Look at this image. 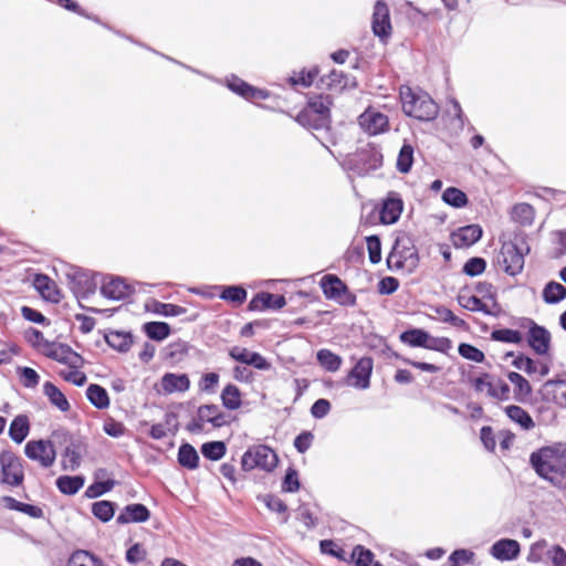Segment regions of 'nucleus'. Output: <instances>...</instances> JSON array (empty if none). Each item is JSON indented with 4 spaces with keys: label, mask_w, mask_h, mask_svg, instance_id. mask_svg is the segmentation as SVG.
<instances>
[{
    "label": "nucleus",
    "mask_w": 566,
    "mask_h": 566,
    "mask_svg": "<svg viewBox=\"0 0 566 566\" xmlns=\"http://www.w3.org/2000/svg\"><path fill=\"white\" fill-rule=\"evenodd\" d=\"M399 94L402 111L407 116L423 122L433 120L438 116L439 106L428 93L401 86Z\"/></svg>",
    "instance_id": "obj_1"
},
{
    "label": "nucleus",
    "mask_w": 566,
    "mask_h": 566,
    "mask_svg": "<svg viewBox=\"0 0 566 566\" xmlns=\"http://www.w3.org/2000/svg\"><path fill=\"white\" fill-rule=\"evenodd\" d=\"M530 463L543 479L553 482L566 474V455L556 447H543L531 453Z\"/></svg>",
    "instance_id": "obj_2"
},
{
    "label": "nucleus",
    "mask_w": 566,
    "mask_h": 566,
    "mask_svg": "<svg viewBox=\"0 0 566 566\" xmlns=\"http://www.w3.org/2000/svg\"><path fill=\"white\" fill-rule=\"evenodd\" d=\"M381 164V153L370 144H367L356 153L346 155L342 160V165L345 169L359 177H364L377 170L380 168Z\"/></svg>",
    "instance_id": "obj_3"
},
{
    "label": "nucleus",
    "mask_w": 566,
    "mask_h": 566,
    "mask_svg": "<svg viewBox=\"0 0 566 566\" xmlns=\"http://www.w3.org/2000/svg\"><path fill=\"white\" fill-rule=\"evenodd\" d=\"M277 463L279 458L275 451L264 444L249 448L241 459V468L247 472L253 469L271 472L277 467Z\"/></svg>",
    "instance_id": "obj_4"
},
{
    "label": "nucleus",
    "mask_w": 566,
    "mask_h": 566,
    "mask_svg": "<svg viewBox=\"0 0 566 566\" xmlns=\"http://www.w3.org/2000/svg\"><path fill=\"white\" fill-rule=\"evenodd\" d=\"M97 289V281L95 274L86 269L73 265V294L77 297L78 304L93 313H106L111 316L114 310H98L96 307H85L81 300L86 298L88 295L94 294Z\"/></svg>",
    "instance_id": "obj_5"
},
{
    "label": "nucleus",
    "mask_w": 566,
    "mask_h": 566,
    "mask_svg": "<svg viewBox=\"0 0 566 566\" xmlns=\"http://www.w3.org/2000/svg\"><path fill=\"white\" fill-rule=\"evenodd\" d=\"M528 250L527 247L524 248V242L521 245L513 241L504 242L497 254V263L509 275H516L524 268V253Z\"/></svg>",
    "instance_id": "obj_6"
},
{
    "label": "nucleus",
    "mask_w": 566,
    "mask_h": 566,
    "mask_svg": "<svg viewBox=\"0 0 566 566\" xmlns=\"http://www.w3.org/2000/svg\"><path fill=\"white\" fill-rule=\"evenodd\" d=\"M319 284L326 298L334 300L345 306H354L356 304V295L348 290L347 285L338 276L327 274L322 277Z\"/></svg>",
    "instance_id": "obj_7"
},
{
    "label": "nucleus",
    "mask_w": 566,
    "mask_h": 566,
    "mask_svg": "<svg viewBox=\"0 0 566 566\" xmlns=\"http://www.w3.org/2000/svg\"><path fill=\"white\" fill-rule=\"evenodd\" d=\"M1 482L19 486L24 480L23 460L11 451L0 453Z\"/></svg>",
    "instance_id": "obj_8"
},
{
    "label": "nucleus",
    "mask_w": 566,
    "mask_h": 566,
    "mask_svg": "<svg viewBox=\"0 0 566 566\" xmlns=\"http://www.w3.org/2000/svg\"><path fill=\"white\" fill-rule=\"evenodd\" d=\"M474 389L479 392H486V395L495 400L505 401L510 399V386L501 378L494 375L484 373L478 377L473 382Z\"/></svg>",
    "instance_id": "obj_9"
},
{
    "label": "nucleus",
    "mask_w": 566,
    "mask_h": 566,
    "mask_svg": "<svg viewBox=\"0 0 566 566\" xmlns=\"http://www.w3.org/2000/svg\"><path fill=\"white\" fill-rule=\"evenodd\" d=\"M521 327L527 328V343L537 355H545L551 346V333L531 318H523Z\"/></svg>",
    "instance_id": "obj_10"
},
{
    "label": "nucleus",
    "mask_w": 566,
    "mask_h": 566,
    "mask_svg": "<svg viewBox=\"0 0 566 566\" xmlns=\"http://www.w3.org/2000/svg\"><path fill=\"white\" fill-rule=\"evenodd\" d=\"M331 99L328 96H315L301 111V118L306 120L310 116L318 117V126H329L331 123Z\"/></svg>",
    "instance_id": "obj_11"
},
{
    "label": "nucleus",
    "mask_w": 566,
    "mask_h": 566,
    "mask_svg": "<svg viewBox=\"0 0 566 566\" xmlns=\"http://www.w3.org/2000/svg\"><path fill=\"white\" fill-rule=\"evenodd\" d=\"M24 453L29 459L38 461L44 468L51 467L56 457V450L52 448L48 440L28 441Z\"/></svg>",
    "instance_id": "obj_12"
},
{
    "label": "nucleus",
    "mask_w": 566,
    "mask_h": 566,
    "mask_svg": "<svg viewBox=\"0 0 566 566\" xmlns=\"http://www.w3.org/2000/svg\"><path fill=\"white\" fill-rule=\"evenodd\" d=\"M371 29L374 34L382 41H386L391 35L392 27L389 8L387 3L381 0H378L374 6Z\"/></svg>",
    "instance_id": "obj_13"
},
{
    "label": "nucleus",
    "mask_w": 566,
    "mask_h": 566,
    "mask_svg": "<svg viewBox=\"0 0 566 566\" xmlns=\"http://www.w3.org/2000/svg\"><path fill=\"white\" fill-rule=\"evenodd\" d=\"M358 124L370 136L386 132L389 126L388 117L375 108H367L358 117Z\"/></svg>",
    "instance_id": "obj_14"
},
{
    "label": "nucleus",
    "mask_w": 566,
    "mask_h": 566,
    "mask_svg": "<svg viewBox=\"0 0 566 566\" xmlns=\"http://www.w3.org/2000/svg\"><path fill=\"white\" fill-rule=\"evenodd\" d=\"M373 366L370 357L360 358L348 374L347 384L357 389L364 390L369 388Z\"/></svg>",
    "instance_id": "obj_15"
},
{
    "label": "nucleus",
    "mask_w": 566,
    "mask_h": 566,
    "mask_svg": "<svg viewBox=\"0 0 566 566\" xmlns=\"http://www.w3.org/2000/svg\"><path fill=\"white\" fill-rule=\"evenodd\" d=\"M229 356L241 363L254 367L259 370H270L271 364L265 357L256 352H250L249 349L240 346H233L229 349Z\"/></svg>",
    "instance_id": "obj_16"
},
{
    "label": "nucleus",
    "mask_w": 566,
    "mask_h": 566,
    "mask_svg": "<svg viewBox=\"0 0 566 566\" xmlns=\"http://www.w3.org/2000/svg\"><path fill=\"white\" fill-rule=\"evenodd\" d=\"M403 203L398 193L390 192L384 201L380 210V220L385 224H392L398 221L402 212Z\"/></svg>",
    "instance_id": "obj_17"
},
{
    "label": "nucleus",
    "mask_w": 566,
    "mask_h": 566,
    "mask_svg": "<svg viewBox=\"0 0 566 566\" xmlns=\"http://www.w3.org/2000/svg\"><path fill=\"white\" fill-rule=\"evenodd\" d=\"M102 294L109 300H124L133 293V289L120 277H111L101 287Z\"/></svg>",
    "instance_id": "obj_18"
},
{
    "label": "nucleus",
    "mask_w": 566,
    "mask_h": 566,
    "mask_svg": "<svg viewBox=\"0 0 566 566\" xmlns=\"http://www.w3.org/2000/svg\"><path fill=\"white\" fill-rule=\"evenodd\" d=\"M32 284L45 301L52 303H57L60 301V292L56 284L48 275L41 273L35 274Z\"/></svg>",
    "instance_id": "obj_19"
},
{
    "label": "nucleus",
    "mask_w": 566,
    "mask_h": 566,
    "mask_svg": "<svg viewBox=\"0 0 566 566\" xmlns=\"http://www.w3.org/2000/svg\"><path fill=\"white\" fill-rule=\"evenodd\" d=\"M520 554V544L515 539L504 538L491 547V555L499 560H512Z\"/></svg>",
    "instance_id": "obj_20"
},
{
    "label": "nucleus",
    "mask_w": 566,
    "mask_h": 566,
    "mask_svg": "<svg viewBox=\"0 0 566 566\" xmlns=\"http://www.w3.org/2000/svg\"><path fill=\"white\" fill-rule=\"evenodd\" d=\"M286 305L283 295H274L271 293H259L250 302L249 307L252 311H261L265 308L280 310Z\"/></svg>",
    "instance_id": "obj_21"
},
{
    "label": "nucleus",
    "mask_w": 566,
    "mask_h": 566,
    "mask_svg": "<svg viewBox=\"0 0 566 566\" xmlns=\"http://www.w3.org/2000/svg\"><path fill=\"white\" fill-rule=\"evenodd\" d=\"M228 87L247 99H265L269 96L268 92L252 87L237 76L228 80Z\"/></svg>",
    "instance_id": "obj_22"
},
{
    "label": "nucleus",
    "mask_w": 566,
    "mask_h": 566,
    "mask_svg": "<svg viewBox=\"0 0 566 566\" xmlns=\"http://www.w3.org/2000/svg\"><path fill=\"white\" fill-rule=\"evenodd\" d=\"M160 386L166 394L184 392L189 389L190 380L186 374L166 373L161 377Z\"/></svg>",
    "instance_id": "obj_23"
},
{
    "label": "nucleus",
    "mask_w": 566,
    "mask_h": 566,
    "mask_svg": "<svg viewBox=\"0 0 566 566\" xmlns=\"http://www.w3.org/2000/svg\"><path fill=\"white\" fill-rule=\"evenodd\" d=\"M150 516L149 510L139 503L129 504L117 516L118 524L142 523L146 522Z\"/></svg>",
    "instance_id": "obj_24"
},
{
    "label": "nucleus",
    "mask_w": 566,
    "mask_h": 566,
    "mask_svg": "<svg viewBox=\"0 0 566 566\" xmlns=\"http://www.w3.org/2000/svg\"><path fill=\"white\" fill-rule=\"evenodd\" d=\"M482 237V229L478 224H470L460 228L452 235V240L455 247L464 248L471 247L475 242H478Z\"/></svg>",
    "instance_id": "obj_25"
},
{
    "label": "nucleus",
    "mask_w": 566,
    "mask_h": 566,
    "mask_svg": "<svg viewBox=\"0 0 566 566\" xmlns=\"http://www.w3.org/2000/svg\"><path fill=\"white\" fill-rule=\"evenodd\" d=\"M48 356L67 365V367L61 371V376L65 381L71 382V347L66 344H54Z\"/></svg>",
    "instance_id": "obj_26"
},
{
    "label": "nucleus",
    "mask_w": 566,
    "mask_h": 566,
    "mask_svg": "<svg viewBox=\"0 0 566 566\" xmlns=\"http://www.w3.org/2000/svg\"><path fill=\"white\" fill-rule=\"evenodd\" d=\"M53 449L61 450L63 452V465H66V461H71V436L66 429H56L52 432L51 438L48 440Z\"/></svg>",
    "instance_id": "obj_27"
},
{
    "label": "nucleus",
    "mask_w": 566,
    "mask_h": 566,
    "mask_svg": "<svg viewBox=\"0 0 566 566\" xmlns=\"http://www.w3.org/2000/svg\"><path fill=\"white\" fill-rule=\"evenodd\" d=\"M2 502L7 509L24 513L30 517L42 518L44 516L43 510L40 506L20 502L12 496H3Z\"/></svg>",
    "instance_id": "obj_28"
},
{
    "label": "nucleus",
    "mask_w": 566,
    "mask_h": 566,
    "mask_svg": "<svg viewBox=\"0 0 566 566\" xmlns=\"http://www.w3.org/2000/svg\"><path fill=\"white\" fill-rule=\"evenodd\" d=\"M507 378L514 386V399L520 402L526 401L532 394L530 382L516 371H510Z\"/></svg>",
    "instance_id": "obj_29"
},
{
    "label": "nucleus",
    "mask_w": 566,
    "mask_h": 566,
    "mask_svg": "<svg viewBox=\"0 0 566 566\" xmlns=\"http://www.w3.org/2000/svg\"><path fill=\"white\" fill-rule=\"evenodd\" d=\"M30 432V422L25 415L17 416L10 423L9 437L15 442L21 443Z\"/></svg>",
    "instance_id": "obj_30"
},
{
    "label": "nucleus",
    "mask_w": 566,
    "mask_h": 566,
    "mask_svg": "<svg viewBox=\"0 0 566 566\" xmlns=\"http://www.w3.org/2000/svg\"><path fill=\"white\" fill-rule=\"evenodd\" d=\"M506 416L523 430H532L535 422L530 413L520 406L511 405L505 408Z\"/></svg>",
    "instance_id": "obj_31"
},
{
    "label": "nucleus",
    "mask_w": 566,
    "mask_h": 566,
    "mask_svg": "<svg viewBox=\"0 0 566 566\" xmlns=\"http://www.w3.org/2000/svg\"><path fill=\"white\" fill-rule=\"evenodd\" d=\"M43 394L48 397L51 405L61 411H67L70 408L66 396L51 381L43 385Z\"/></svg>",
    "instance_id": "obj_32"
},
{
    "label": "nucleus",
    "mask_w": 566,
    "mask_h": 566,
    "mask_svg": "<svg viewBox=\"0 0 566 566\" xmlns=\"http://www.w3.org/2000/svg\"><path fill=\"white\" fill-rule=\"evenodd\" d=\"M511 218L523 227L532 226L535 219V209L530 203H517L511 210Z\"/></svg>",
    "instance_id": "obj_33"
},
{
    "label": "nucleus",
    "mask_w": 566,
    "mask_h": 566,
    "mask_svg": "<svg viewBox=\"0 0 566 566\" xmlns=\"http://www.w3.org/2000/svg\"><path fill=\"white\" fill-rule=\"evenodd\" d=\"M105 340L112 348L118 352H127L133 344L130 333L118 331L108 332L105 335Z\"/></svg>",
    "instance_id": "obj_34"
},
{
    "label": "nucleus",
    "mask_w": 566,
    "mask_h": 566,
    "mask_svg": "<svg viewBox=\"0 0 566 566\" xmlns=\"http://www.w3.org/2000/svg\"><path fill=\"white\" fill-rule=\"evenodd\" d=\"M178 462L189 470L198 468L199 455L196 449L189 443L181 444L178 451Z\"/></svg>",
    "instance_id": "obj_35"
},
{
    "label": "nucleus",
    "mask_w": 566,
    "mask_h": 566,
    "mask_svg": "<svg viewBox=\"0 0 566 566\" xmlns=\"http://www.w3.org/2000/svg\"><path fill=\"white\" fill-rule=\"evenodd\" d=\"M429 333L420 328H411L400 334V340L411 347H423L428 343Z\"/></svg>",
    "instance_id": "obj_36"
},
{
    "label": "nucleus",
    "mask_w": 566,
    "mask_h": 566,
    "mask_svg": "<svg viewBox=\"0 0 566 566\" xmlns=\"http://www.w3.org/2000/svg\"><path fill=\"white\" fill-rule=\"evenodd\" d=\"M415 160V149L410 144H403L398 154L396 168L401 174H408L411 170Z\"/></svg>",
    "instance_id": "obj_37"
},
{
    "label": "nucleus",
    "mask_w": 566,
    "mask_h": 566,
    "mask_svg": "<svg viewBox=\"0 0 566 566\" xmlns=\"http://www.w3.org/2000/svg\"><path fill=\"white\" fill-rule=\"evenodd\" d=\"M566 297V287L558 282L547 283L543 290V300L547 304H556Z\"/></svg>",
    "instance_id": "obj_38"
},
{
    "label": "nucleus",
    "mask_w": 566,
    "mask_h": 566,
    "mask_svg": "<svg viewBox=\"0 0 566 566\" xmlns=\"http://www.w3.org/2000/svg\"><path fill=\"white\" fill-rule=\"evenodd\" d=\"M86 397L90 402L98 409L107 408L109 405L107 391L98 385L88 386Z\"/></svg>",
    "instance_id": "obj_39"
},
{
    "label": "nucleus",
    "mask_w": 566,
    "mask_h": 566,
    "mask_svg": "<svg viewBox=\"0 0 566 566\" xmlns=\"http://www.w3.org/2000/svg\"><path fill=\"white\" fill-rule=\"evenodd\" d=\"M222 405L229 410H237L241 406V392L234 385H227L221 392Z\"/></svg>",
    "instance_id": "obj_40"
},
{
    "label": "nucleus",
    "mask_w": 566,
    "mask_h": 566,
    "mask_svg": "<svg viewBox=\"0 0 566 566\" xmlns=\"http://www.w3.org/2000/svg\"><path fill=\"white\" fill-rule=\"evenodd\" d=\"M144 332L150 339L163 340L170 334V326L165 322H149L144 325Z\"/></svg>",
    "instance_id": "obj_41"
},
{
    "label": "nucleus",
    "mask_w": 566,
    "mask_h": 566,
    "mask_svg": "<svg viewBox=\"0 0 566 566\" xmlns=\"http://www.w3.org/2000/svg\"><path fill=\"white\" fill-rule=\"evenodd\" d=\"M317 361L328 371H336L342 365V358L329 349H321L317 352Z\"/></svg>",
    "instance_id": "obj_42"
},
{
    "label": "nucleus",
    "mask_w": 566,
    "mask_h": 566,
    "mask_svg": "<svg viewBox=\"0 0 566 566\" xmlns=\"http://www.w3.org/2000/svg\"><path fill=\"white\" fill-rule=\"evenodd\" d=\"M442 200L454 208H462L468 203L467 195L455 187L447 188L442 193Z\"/></svg>",
    "instance_id": "obj_43"
},
{
    "label": "nucleus",
    "mask_w": 566,
    "mask_h": 566,
    "mask_svg": "<svg viewBox=\"0 0 566 566\" xmlns=\"http://www.w3.org/2000/svg\"><path fill=\"white\" fill-rule=\"evenodd\" d=\"M317 75L318 71L316 67H313L312 70L308 71L303 70L298 73H294V75L289 77V83L291 84L292 87H310Z\"/></svg>",
    "instance_id": "obj_44"
},
{
    "label": "nucleus",
    "mask_w": 566,
    "mask_h": 566,
    "mask_svg": "<svg viewBox=\"0 0 566 566\" xmlns=\"http://www.w3.org/2000/svg\"><path fill=\"white\" fill-rule=\"evenodd\" d=\"M227 448L222 441L206 442L201 446V453L205 458L217 461L226 454Z\"/></svg>",
    "instance_id": "obj_45"
},
{
    "label": "nucleus",
    "mask_w": 566,
    "mask_h": 566,
    "mask_svg": "<svg viewBox=\"0 0 566 566\" xmlns=\"http://www.w3.org/2000/svg\"><path fill=\"white\" fill-rule=\"evenodd\" d=\"M447 114L451 119V123H450L451 130L455 132V130L463 128V124H464L463 114H462V108L458 101H455V99L450 101L449 107L447 109Z\"/></svg>",
    "instance_id": "obj_46"
},
{
    "label": "nucleus",
    "mask_w": 566,
    "mask_h": 566,
    "mask_svg": "<svg viewBox=\"0 0 566 566\" xmlns=\"http://www.w3.org/2000/svg\"><path fill=\"white\" fill-rule=\"evenodd\" d=\"M352 557L355 559L356 566H381L378 562H374V554L361 545H357L353 549Z\"/></svg>",
    "instance_id": "obj_47"
},
{
    "label": "nucleus",
    "mask_w": 566,
    "mask_h": 566,
    "mask_svg": "<svg viewBox=\"0 0 566 566\" xmlns=\"http://www.w3.org/2000/svg\"><path fill=\"white\" fill-rule=\"evenodd\" d=\"M491 338L493 340L510 343V344H520L523 340V336L518 331L510 329V328H501L495 329L491 334Z\"/></svg>",
    "instance_id": "obj_48"
},
{
    "label": "nucleus",
    "mask_w": 566,
    "mask_h": 566,
    "mask_svg": "<svg viewBox=\"0 0 566 566\" xmlns=\"http://www.w3.org/2000/svg\"><path fill=\"white\" fill-rule=\"evenodd\" d=\"M92 512L99 521L108 522L114 516V504L109 501L95 502L92 506Z\"/></svg>",
    "instance_id": "obj_49"
},
{
    "label": "nucleus",
    "mask_w": 566,
    "mask_h": 566,
    "mask_svg": "<svg viewBox=\"0 0 566 566\" xmlns=\"http://www.w3.org/2000/svg\"><path fill=\"white\" fill-rule=\"evenodd\" d=\"M224 301L242 304L247 298V291L241 286H226L220 295Z\"/></svg>",
    "instance_id": "obj_50"
},
{
    "label": "nucleus",
    "mask_w": 566,
    "mask_h": 566,
    "mask_svg": "<svg viewBox=\"0 0 566 566\" xmlns=\"http://www.w3.org/2000/svg\"><path fill=\"white\" fill-rule=\"evenodd\" d=\"M459 303L462 307L472 311V312H483L485 314H490L486 305L476 296H459Z\"/></svg>",
    "instance_id": "obj_51"
},
{
    "label": "nucleus",
    "mask_w": 566,
    "mask_h": 566,
    "mask_svg": "<svg viewBox=\"0 0 566 566\" xmlns=\"http://www.w3.org/2000/svg\"><path fill=\"white\" fill-rule=\"evenodd\" d=\"M545 556L552 566H566V551L559 545H553L547 548Z\"/></svg>",
    "instance_id": "obj_52"
},
{
    "label": "nucleus",
    "mask_w": 566,
    "mask_h": 566,
    "mask_svg": "<svg viewBox=\"0 0 566 566\" xmlns=\"http://www.w3.org/2000/svg\"><path fill=\"white\" fill-rule=\"evenodd\" d=\"M458 350L463 358L475 363H482L485 358L484 353L471 344L462 343Z\"/></svg>",
    "instance_id": "obj_53"
},
{
    "label": "nucleus",
    "mask_w": 566,
    "mask_h": 566,
    "mask_svg": "<svg viewBox=\"0 0 566 566\" xmlns=\"http://www.w3.org/2000/svg\"><path fill=\"white\" fill-rule=\"evenodd\" d=\"M369 261L377 264L381 260V243L377 235H369L366 238Z\"/></svg>",
    "instance_id": "obj_54"
},
{
    "label": "nucleus",
    "mask_w": 566,
    "mask_h": 566,
    "mask_svg": "<svg viewBox=\"0 0 566 566\" xmlns=\"http://www.w3.org/2000/svg\"><path fill=\"white\" fill-rule=\"evenodd\" d=\"M18 375L21 378L22 385L27 388H34L40 381L39 374L31 367H19Z\"/></svg>",
    "instance_id": "obj_55"
},
{
    "label": "nucleus",
    "mask_w": 566,
    "mask_h": 566,
    "mask_svg": "<svg viewBox=\"0 0 566 566\" xmlns=\"http://www.w3.org/2000/svg\"><path fill=\"white\" fill-rule=\"evenodd\" d=\"M73 566H102L96 557L86 551L73 552Z\"/></svg>",
    "instance_id": "obj_56"
},
{
    "label": "nucleus",
    "mask_w": 566,
    "mask_h": 566,
    "mask_svg": "<svg viewBox=\"0 0 566 566\" xmlns=\"http://www.w3.org/2000/svg\"><path fill=\"white\" fill-rule=\"evenodd\" d=\"M486 268V262L482 258H471L469 259L464 266L463 272L469 276H475L484 272Z\"/></svg>",
    "instance_id": "obj_57"
},
{
    "label": "nucleus",
    "mask_w": 566,
    "mask_h": 566,
    "mask_svg": "<svg viewBox=\"0 0 566 566\" xmlns=\"http://www.w3.org/2000/svg\"><path fill=\"white\" fill-rule=\"evenodd\" d=\"M452 347V342L447 337H432L428 335L427 349L447 353Z\"/></svg>",
    "instance_id": "obj_58"
},
{
    "label": "nucleus",
    "mask_w": 566,
    "mask_h": 566,
    "mask_svg": "<svg viewBox=\"0 0 566 566\" xmlns=\"http://www.w3.org/2000/svg\"><path fill=\"white\" fill-rule=\"evenodd\" d=\"M547 543L545 539L532 544L527 560L531 563H541L544 560Z\"/></svg>",
    "instance_id": "obj_59"
},
{
    "label": "nucleus",
    "mask_w": 566,
    "mask_h": 566,
    "mask_svg": "<svg viewBox=\"0 0 566 566\" xmlns=\"http://www.w3.org/2000/svg\"><path fill=\"white\" fill-rule=\"evenodd\" d=\"M114 484H115V481H113V480L94 483L86 489L85 494H86V496L92 497V499L101 496L102 494L111 491L113 489Z\"/></svg>",
    "instance_id": "obj_60"
},
{
    "label": "nucleus",
    "mask_w": 566,
    "mask_h": 566,
    "mask_svg": "<svg viewBox=\"0 0 566 566\" xmlns=\"http://www.w3.org/2000/svg\"><path fill=\"white\" fill-rule=\"evenodd\" d=\"M437 314L439 315L442 322L450 323L455 327L464 328L467 326L465 322L462 318L455 316L453 312L447 307L437 308Z\"/></svg>",
    "instance_id": "obj_61"
},
{
    "label": "nucleus",
    "mask_w": 566,
    "mask_h": 566,
    "mask_svg": "<svg viewBox=\"0 0 566 566\" xmlns=\"http://www.w3.org/2000/svg\"><path fill=\"white\" fill-rule=\"evenodd\" d=\"M512 365L520 369V370H523L530 375L534 374L537 371V366L536 364L534 363L533 359H531L530 357L527 356H524V355H518L514 358V360L512 361Z\"/></svg>",
    "instance_id": "obj_62"
},
{
    "label": "nucleus",
    "mask_w": 566,
    "mask_h": 566,
    "mask_svg": "<svg viewBox=\"0 0 566 566\" xmlns=\"http://www.w3.org/2000/svg\"><path fill=\"white\" fill-rule=\"evenodd\" d=\"M282 489L285 492H296L300 489L297 472L293 468H289L284 476Z\"/></svg>",
    "instance_id": "obj_63"
},
{
    "label": "nucleus",
    "mask_w": 566,
    "mask_h": 566,
    "mask_svg": "<svg viewBox=\"0 0 566 566\" xmlns=\"http://www.w3.org/2000/svg\"><path fill=\"white\" fill-rule=\"evenodd\" d=\"M155 311L164 316H179L185 314L187 310L176 304L157 303Z\"/></svg>",
    "instance_id": "obj_64"
}]
</instances>
